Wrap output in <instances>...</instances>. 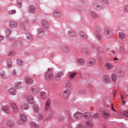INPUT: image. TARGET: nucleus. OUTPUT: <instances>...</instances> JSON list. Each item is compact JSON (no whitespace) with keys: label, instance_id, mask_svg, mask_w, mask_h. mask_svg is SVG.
I'll return each instance as SVG.
<instances>
[{"label":"nucleus","instance_id":"nucleus-1","mask_svg":"<svg viewBox=\"0 0 128 128\" xmlns=\"http://www.w3.org/2000/svg\"><path fill=\"white\" fill-rule=\"evenodd\" d=\"M52 69H48L45 75V78L47 80L52 79L53 76L52 74Z\"/></svg>","mask_w":128,"mask_h":128},{"label":"nucleus","instance_id":"nucleus-2","mask_svg":"<svg viewBox=\"0 0 128 128\" xmlns=\"http://www.w3.org/2000/svg\"><path fill=\"white\" fill-rule=\"evenodd\" d=\"M114 67L113 65L109 62L106 63L104 65V68L107 70H112L113 69Z\"/></svg>","mask_w":128,"mask_h":128},{"label":"nucleus","instance_id":"nucleus-3","mask_svg":"<svg viewBox=\"0 0 128 128\" xmlns=\"http://www.w3.org/2000/svg\"><path fill=\"white\" fill-rule=\"evenodd\" d=\"M46 35L45 31L42 28H40L38 30V35L40 37H43Z\"/></svg>","mask_w":128,"mask_h":128},{"label":"nucleus","instance_id":"nucleus-4","mask_svg":"<svg viewBox=\"0 0 128 128\" xmlns=\"http://www.w3.org/2000/svg\"><path fill=\"white\" fill-rule=\"evenodd\" d=\"M10 106L12 110L16 112H18V109L16 104L14 103H12L10 104Z\"/></svg>","mask_w":128,"mask_h":128},{"label":"nucleus","instance_id":"nucleus-5","mask_svg":"<svg viewBox=\"0 0 128 128\" xmlns=\"http://www.w3.org/2000/svg\"><path fill=\"white\" fill-rule=\"evenodd\" d=\"M96 60L93 58H90L88 59L87 62V64L88 66H92L95 64Z\"/></svg>","mask_w":128,"mask_h":128},{"label":"nucleus","instance_id":"nucleus-6","mask_svg":"<svg viewBox=\"0 0 128 128\" xmlns=\"http://www.w3.org/2000/svg\"><path fill=\"white\" fill-rule=\"evenodd\" d=\"M70 92L69 90H66L63 92V95L64 98H68L70 94Z\"/></svg>","mask_w":128,"mask_h":128},{"label":"nucleus","instance_id":"nucleus-7","mask_svg":"<svg viewBox=\"0 0 128 128\" xmlns=\"http://www.w3.org/2000/svg\"><path fill=\"white\" fill-rule=\"evenodd\" d=\"M103 82L105 83H108L111 82L110 78L108 76H105L103 78Z\"/></svg>","mask_w":128,"mask_h":128},{"label":"nucleus","instance_id":"nucleus-8","mask_svg":"<svg viewBox=\"0 0 128 128\" xmlns=\"http://www.w3.org/2000/svg\"><path fill=\"white\" fill-rule=\"evenodd\" d=\"M73 85L70 82H68L65 84V87L67 89V90H71L72 89Z\"/></svg>","mask_w":128,"mask_h":128},{"label":"nucleus","instance_id":"nucleus-9","mask_svg":"<svg viewBox=\"0 0 128 128\" xmlns=\"http://www.w3.org/2000/svg\"><path fill=\"white\" fill-rule=\"evenodd\" d=\"M110 113L107 110H105L103 112L102 116L105 118H106L109 117Z\"/></svg>","mask_w":128,"mask_h":128},{"label":"nucleus","instance_id":"nucleus-10","mask_svg":"<svg viewBox=\"0 0 128 128\" xmlns=\"http://www.w3.org/2000/svg\"><path fill=\"white\" fill-rule=\"evenodd\" d=\"M50 102V100H48L46 102L44 107L45 110L46 111L48 110L49 109Z\"/></svg>","mask_w":128,"mask_h":128},{"label":"nucleus","instance_id":"nucleus-11","mask_svg":"<svg viewBox=\"0 0 128 128\" xmlns=\"http://www.w3.org/2000/svg\"><path fill=\"white\" fill-rule=\"evenodd\" d=\"M63 74V72H62L57 73L55 77L56 80H60L61 79V76H62Z\"/></svg>","mask_w":128,"mask_h":128},{"label":"nucleus","instance_id":"nucleus-12","mask_svg":"<svg viewBox=\"0 0 128 128\" xmlns=\"http://www.w3.org/2000/svg\"><path fill=\"white\" fill-rule=\"evenodd\" d=\"M7 124L8 126L12 127L14 126V122L12 120H10L7 122Z\"/></svg>","mask_w":128,"mask_h":128},{"label":"nucleus","instance_id":"nucleus-13","mask_svg":"<svg viewBox=\"0 0 128 128\" xmlns=\"http://www.w3.org/2000/svg\"><path fill=\"white\" fill-rule=\"evenodd\" d=\"M86 126L88 128H92L94 127V125L92 122L90 120L87 121L86 122Z\"/></svg>","mask_w":128,"mask_h":128},{"label":"nucleus","instance_id":"nucleus-14","mask_svg":"<svg viewBox=\"0 0 128 128\" xmlns=\"http://www.w3.org/2000/svg\"><path fill=\"white\" fill-rule=\"evenodd\" d=\"M41 24L42 26L45 28H48V24L45 21H42L41 22Z\"/></svg>","mask_w":128,"mask_h":128},{"label":"nucleus","instance_id":"nucleus-15","mask_svg":"<svg viewBox=\"0 0 128 128\" xmlns=\"http://www.w3.org/2000/svg\"><path fill=\"white\" fill-rule=\"evenodd\" d=\"M2 109L4 112L6 113H8L10 111L9 107L7 106H3Z\"/></svg>","mask_w":128,"mask_h":128},{"label":"nucleus","instance_id":"nucleus-16","mask_svg":"<svg viewBox=\"0 0 128 128\" xmlns=\"http://www.w3.org/2000/svg\"><path fill=\"white\" fill-rule=\"evenodd\" d=\"M82 116V114L79 112H76L74 114V117L75 118H80Z\"/></svg>","mask_w":128,"mask_h":128},{"label":"nucleus","instance_id":"nucleus-17","mask_svg":"<svg viewBox=\"0 0 128 128\" xmlns=\"http://www.w3.org/2000/svg\"><path fill=\"white\" fill-rule=\"evenodd\" d=\"M20 119L22 122H24L26 120V116L24 114H22L20 115Z\"/></svg>","mask_w":128,"mask_h":128},{"label":"nucleus","instance_id":"nucleus-18","mask_svg":"<svg viewBox=\"0 0 128 128\" xmlns=\"http://www.w3.org/2000/svg\"><path fill=\"white\" fill-rule=\"evenodd\" d=\"M110 31L111 30L110 29L106 28L104 30V34L105 36H108L110 34Z\"/></svg>","mask_w":128,"mask_h":128},{"label":"nucleus","instance_id":"nucleus-19","mask_svg":"<svg viewBox=\"0 0 128 128\" xmlns=\"http://www.w3.org/2000/svg\"><path fill=\"white\" fill-rule=\"evenodd\" d=\"M25 82L27 84H32L34 82V81L32 79L28 78H26Z\"/></svg>","mask_w":128,"mask_h":128},{"label":"nucleus","instance_id":"nucleus-20","mask_svg":"<svg viewBox=\"0 0 128 128\" xmlns=\"http://www.w3.org/2000/svg\"><path fill=\"white\" fill-rule=\"evenodd\" d=\"M8 92L12 95H14L16 94V91L14 88H12L8 90Z\"/></svg>","mask_w":128,"mask_h":128},{"label":"nucleus","instance_id":"nucleus-21","mask_svg":"<svg viewBox=\"0 0 128 128\" xmlns=\"http://www.w3.org/2000/svg\"><path fill=\"white\" fill-rule=\"evenodd\" d=\"M79 34L80 36L83 38L85 39H87L88 38V36L85 33L80 32H79Z\"/></svg>","mask_w":128,"mask_h":128},{"label":"nucleus","instance_id":"nucleus-22","mask_svg":"<svg viewBox=\"0 0 128 128\" xmlns=\"http://www.w3.org/2000/svg\"><path fill=\"white\" fill-rule=\"evenodd\" d=\"M26 100L30 103L32 104L34 100L32 96H28L26 97Z\"/></svg>","mask_w":128,"mask_h":128},{"label":"nucleus","instance_id":"nucleus-23","mask_svg":"<svg viewBox=\"0 0 128 128\" xmlns=\"http://www.w3.org/2000/svg\"><path fill=\"white\" fill-rule=\"evenodd\" d=\"M77 61L78 64L80 65H82L84 63V60L81 58H78Z\"/></svg>","mask_w":128,"mask_h":128},{"label":"nucleus","instance_id":"nucleus-24","mask_svg":"<svg viewBox=\"0 0 128 128\" xmlns=\"http://www.w3.org/2000/svg\"><path fill=\"white\" fill-rule=\"evenodd\" d=\"M28 10L30 12H34L35 11V8L33 6H30L29 7Z\"/></svg>","mask_w":128,"mask_h":128},{"label":"nucleus","instance_id":"nucleus-25","mask_svg":"<svg viewBox=\"0 0 128 128\" xmlns=\"http://www.w3.org/2000/svg\"><path fill=\"white\" fill-rule=\"evenodd\" d=\"M6 64L7 66L9 68H11L12 67V62L10 59H8L7 60Z\"/></svg>","mask_w":128,"mask_h":128},{"label":"nucleus","instance_id":"nucleus-26","mask_svg":"<svg viewBox=\"0 0 128 128\" xmlns=\"http://www.w3.org/2000/svg\"><path fill=\"white\" fill-rule=\"evenodd\" d=\"M20 108L22 110H24L28 109V106L27 105L23 104L21 105Z\"/></svg>","mask_w":128,"mask_h":128},{"label":"nucleus","instance_id":"nucleus-27","mask_svg":"<svg viewBox=\"0 0 128 128\" xmlns=\"http://www.w3.org/2000/svg\"><path fill=\"white\" fill-rule=\"evenodd\" d=\"M68 35L71 37H73L75 35V33L72 30H70L68 32Z\"/></svg>","mask_w":128,"mask_h":128},{"label":"nucleus","instance_id":"nucleus-28","mask_svg":"<svg viewBox=\"0 0 128 128\" xmlns=\"http://www.w3.org/2000/svg\"><path fill=\"white\" fill-rule=\"evenodd\" d=\"M79 94L80 95H85L86 94V92L84 89L81 90L80 91Z\"/></svg>","mask_w":128,"mask_h":128},{"label":"nucleus","instance_id":"nucleus-29","mask_svg":"<svg viewBox=\"0 0 128 128\" xmlns=\"http://www.w3.org/2000/svg\"><path fill=\"white\" fill-rule=\"evenodd\" d=\"M84 118L86 119H88L91 117V116L89 112H86L84 114Z\"/></svg>","mask_w":128,"mask_h":128},{"label":"nucleus","instance_id":"nucleus-30","mask_svg":"<svg viewBox=\"0 0 128 128\" xmlns=\"http://www.w3.org/2000/svg\"><path fill=\"white\" fill-rule=\"evenodd\" d=\"M119 37L122 40L124 39L125 37V34L122 32H120L119 33Z\"/></svg>","mask_w":128,"mask_h":128},{"label":"nucleus","instance_id":"nucleus-31","mask_svg":"<svg viewBox=\"0 0 128 128\" xmlns=\"http://www.w3.org/2000/svg\"><path fill=\"white\" fill-rule=\"evenodd\" d=\"M112 81L114 82H116L117 79V77L116 75L114 74H113L112 75Z\"/></svg>","mask_w":128,"mask_h":128},{"label":"nucleus","instance_id":"nucleus-32","mask_svg":"<svg viewBox=\"0 0 128 128\" xmlns=\"http://www.w3.org/2000/svg\"><path fill=\"white\" fill-rule=\"evenodd\" d=\"M10 26L12 28H14L17 26V23L14 22H10Z\"/></svg>","mask_w":128,"mask_h":128},{"label":"nucleus","instance_id":"nucleus-33","mask_svg":"<svg viewBox=\"0 0 128 128\" xmlns=\"http://www.w3.org/2000/svg\"><path fill=\"white\" fill-rule=\"evenodd\" d=\"M100 115L99 113H97L94 114L93 117L95 119H98L100 118Z\"/></svg>","mask_w":128,"mask_h":128},{"label":"nucleus","instance_id":"nucleus-34","mask_svg":"<svg viewBox=\"0 0 128 128\" xmlns=\"http://www.w3.org/2000/svg\"><path fill=\"white\" fill-rule=\"evenodd\" d=\"M96 35L97 38L99 40H100L102 38V36L101 34L99 32H96Z\"/></svg>","mask_w":128,"mask_h":128},{"label":"nucleus","instance_id":"nucleus-35","mask_svg":"<svg viewBox=\"0 0 128 128\" xmlns=\"http://www.w3.org/2000/svg\"><path fill=\"white\" fill-rule=\"evenodd\" d=\"M34 111L36 113L38 112L39 111V108L38 105L37 104H35L34 106Z\"/></svg>","mask_w":128,"mask_h":128},{"label":"nucleus","instance_id":"nucleus-36","mask_svg":"<svg viewBox=\"0 0 128 128\" xmlns=\"http://www.w3.org/2000/svg\"><path fill=\"white\" fill-rule=\"evenodd\" d=\"M91 16L94 18H96L98 17V15L94 12H92L90 14Z\"/></svg>","mask_w":128,"mask_h":128},{"label":"nucleus","instance_id":"nucleus-37","mask_svg":"<svg viewBox=\"0 0 128 128\" xmlns=\"http://www.w3.org/2000/svg\"><path fill=\"white\" fill-rule=\"evenodd\" d=\"M41 97L43 99H44L46 98L45 92H41Z\"/></svg>","mask_w":128,"mask_h":128},{"label":"nucleus","instance_id":"nucleus-38","mask_svg":"<svg viewBox=\"0 0 128 128\" xmlns=\"http://www.w3.org/2000/svg\"><path fill=\"white\" fill-rule=\"evenodd\" d=\"M120 52L122 54H124L125 52V50L124 48L122 47H121L120 48Z\"/></svg>","mask_w":128,"mask_h":128},{"label":"nucleus","instance_id":"nucleus-39","mask_svg":"<svg viewBox=\"0 0 128 128\" xmlns=\"http://www.w3.org/2000/svg\"><path fill=\"white\" fill-rule=\"evenodd\" d=\"M124 116L126 117H128V110L124 111Z\"/></svg>","mask_w":128,"mask_h":128},{"label":"nucleus","instance_id":"nucleus-40","mask_svg":"<svg viewBox=\"0 0 128 128\" xmlns=\"http://www.w3.org/2000/svg\"><path fill=\"white\" fill-rule=\"evenodd\" d=\"M77 74L76 73H74L71 74L70 75V78H72L75 77V75Z\"/></svg>","mask_w":128,"mask_h":128},{"label":"nucleus","instance_id":"nucleus-41","mask_svg":"<svg viewBox=\"0 0 128 128\" xmlns=\"http://www.w3.org/2000/svg\"><path fill=\"white\" fill-rule=\"evenodd\" d=\"M64 113L66 115L68 116L70 114V112L68 110H66L64 111Z\"/></svg>","mask_w":128,"mask_h":128},{"label":"nucleus","instance_id":"nucleus-42","mask_svg":"<svg viewBox=\"0 0 128 128\" xmlns=\"http://www.w3.org/2000/svg\"><path fill=\"white\" fill-rule=\"evenodd\" d=\"M124 11L126 12H128V5L125 6L124 8Z\"/></svg>","mask_w":128,"mask_h":128},{"label":"nucleus","instance_id":"nucleus-43","mask_svg":"<svg viewBox=\"0 0 128 128\" xmlns=\"http://www.w3.org/2000/svg\"><path fill=\"white\" fill-rule=\"evenodd\" d=\"M60 12L59 11L57 10H56L54 12V14L55 16H56L57 14H59L60 13Z\"/></svg>","mask_w":128,"mask_h":128},{"label":"nucleus","instance_id":"nucleus-44","mask_svg":"<svg viewBox=\"0 0 128 128\" xmlns=\"http://www.w3.org/2000/svg\"><path fill=\"white\" fill-rule=\"evenodd\" d=\"M32 126L35 128H37L38 127V126L34 123H32Z\"/></svg>","mask_w":128,"mask_h":128},{"label":"nucleus","instance_id":"nucleus-45","mask_svg":"<svg viewBox=\"0 0 128 128\" xmlns=\"http://www.w3.org/2000/svg\"><path fill=\"white\" fill-rule=\"evenodd\" d=\"M10 31L9 29H8L6 32V33L7 35H9L10 34Z\"/></svg>","mask_w":128,"mask_h":128},{"label":"nucleus","instance_id":"nucleus-46","mask_svg":"<svg viewBox=\"0 0 128 128\" xmlns=\"http://www.w3.org/2000/svg\"><path fill=\"white\" fill-rule=\"evenodd\" d=\"M18 63L19 65H21L22 64L23 62L20 60H18Z\"/></svg>","mask_w":128,"mask_h":128},{"label":"nucleus","instance_id":"nucleus-47","mask_svg":"<svg viewBox=\"0 0 128 128\" xmlns=\"http://www.w3.org/2000/svg\"><path fill=\"white\" fill-rule=\"evenodd\" d=\"M111 108L112 110H113L115 112H116V110L114 109V106L113 104H111Z\"/></svg>","mask_w":128,"mask_h":128},{"label":"nucleus","instance_id":"nucleus-48","mask_svg":"<svg viewBox=\"0 0 128 128\" xmlns=\"http://www.w3.org/2000/svg\"><path fill=\"white\" fill-rule=\"evenodd\" d=\"M16 11L15 10H13L9 12V13L10 14H12L16 12Z\"/></svg>","mask_w":128,"mask_h":128},{"label":"nucleus","instance_id":"nucleus-49","mask_svg":"<svg viewBox=\"0 0 128 128\" xmlns=\"http://www.w3.org/2000/svg\"><path fill=\"white\" fill-rule=\"evenodd\" d=\"M80 128H87L86 126L84 125H82L80 126Z\"/></svg>","mask_w":128,"mask_h":128},{"label":"nucleus","instance_id":"nucleus-50","mask_svg":"<svg viewBox=\"0 0 128 128\" xmlns=\"http://www.w3.org/2000/svg\"><path fill=\"white\" fill-rule=\"evenodd\" d=\"M12 74L13 75H15L16 74V73L15 71H13L12 72Z\"/></svg>","mask_w":128,"mask_h":128},{"label":"nucleus","instance_id":"nucleus-51","mask_svg":"<svg viewBox=\"0 0 128 128\" xmlns=\"http://www.w3.org/2000/svg\"><path fill=\"white\" fill-rule=\"evenodd\" d=\"M42 115H40L39 116V120H40L42 119Z\"/></svg>","mask_w":128,"mask_h":128},{"label":"nucleus","instance_id":"nucleus-52","mask_svg":"<svg viewBox=\"0 0 128 128\" xmlns=\"http://www.w3.org/2000/svg\"><path fill=\"white\" fill-rule=\"evenodd\" d=\"M14 54V53L13 52H11L8 55H13Z\"/></svg>","mask_w":128,"mask_h":128},{"label":"nucleus","instance_id":"nucleus-53","mask_svg":"<svg viewBox=\"0 0 128 128\" xmlns=\"http://www.w3.org/2000/svg\"><path fill=\"white\" fill-rule=\"evenodd\" d=\"M3 37L2 36H0V41L2 40L3 39Z\"/></svg>","mask_w":128,"mask_h":128},{"label":"nucleus","instance_id":"nucleus-54","mask_svg":"<svg viewBox=\"0 0 128 128\" xmlns=\"http://www.w3.org/2000/svg\"><path fill=\"white\" fill-rule=\"evenodd\" d=\"M123 102V104H124L126 103V102L124 100V99H123V100H122Z\"/></svg>","mask_w":128,"mask_h":128},{"label":"nucleus","instance_id":"nucleus-55","mask_svg":"<svg viewBox=\"0 0 128 128\" xmlns=\"http://www.w3.org/2000/svg\"><path fill=\"white\" fill-rule=\"evenodd\" d=\"M18 84V85L17 86L16 85V86L17 87H18V88H20V84Z\"/></svg>","mask_w":128,"mask_h":128},{"label":"nucleus","instance_id":"nucleus-56","mask_svg":"<svg viewBox=\"0 0 128 128\" xmlns=\"http://www.w3.org/2000/svg\"><path fill=\"white\" fill-rule=\"evenodd\" d=\"M105 2V3L106 4L108 3L107 0H102Z\"/></svg>","mask_w":128,"mask_h":128},{"label":"nucleus","instance_id":"nucleus-57","mask_svg":"<svg viewBox=\"0 0 128 128\" xmlns=\"http://www.w3.org/2000/svg\"><path fill=\"white\" fill-rule=\"evenodd\" d=\"M116 90H114V97L115 96V92H116Z\"/></svg>","mask_w":128,"mask_h":128},{"label":"nucleus","instance_id":"nucleus-58","mask_svg":"<svg viewBox=\"0 0 128 128\" xmlns=\"http://www.w3.org/2000/svg\"><path fill=\"white\" fill-rule=\"evenodd\" d=\"M52 115V114H50V115H49L48 116V117L49 118H50L51 117V116Z\"/></svg>","mask_w":128,"mask_h":128},{"label":"nucleus","instance_id":"nucleus-59","mask_svg":"<svg viewBox=\"0 0 128 128\" xmlns=\"http://www.w3.org/2000/svg\"><path fill=\"white\" fill-rule=\"evenodd\" d=\"M121 98H122V101L123 100V99H124L123 95L122 94H121Z\"/></svg>","mask_w":128,"mask_h":128},{"label":"nucleus","instance_id":"nucleus-60","mask_svg":"<svg viewBox=\"0 0 128 128\" xmlns=\"http://www.w3.org/2000/svg\"><path fill=\"white\" fill-rule=\"evenodd\" d=\"M109 102L110 103V104L112 103V102L111 101V100L110 99H109Z\"/></svg>","mask_w":128,"mask_h":128},{"label":"nucleus","instance_id":"nucleus-61","mask_svg":"<svg viewBox=\"0 0 128 128\" xmlns=\"http://www.w3.org/2000/svg\"><path fill=\"white\" fill-rule=\"evenodd\" d=\"M118 58H115L114 59V60H118Z\"/></svg>","mask_w":128,"mask_h":128},{"label":"nucleus","instance_id":"nucleus-62","mask_svg":"<svg viewBox=\"0 0 128 128\" xmlns=\"http://www.w3.org/2000/svg\"><path fill=\"white\" fill-rule=\"evenodd\" d=\"M7 39L8 40H12V39H9V38H8Z\"/></svg>","mask_w":128,"mask_h":128},{"label":"nucleus","instance_id":"nucleus-63","mask_svg":"<svg viewBox=\"0 0 128 128\" xmlns=\"http://www.w3.org/2000/svg\"><path fill=\"white\" fill-rule=\"evenodd\" d=\"M1 75L2 76H4V74H2Z\"/></svg>","mask_w":128,"mask_h":128},{"label":"nucleus","instance_id":"nucleus-64","mask_svg":"<svg viewBox=\"0 0 128 128\" xmlns=\"http://www.w3.org/2000/svg\"><path fill=\"white\" fill-rule=\"evenodd\" d=\"M125 74H124H124L123 75L124 76Z\"/></svg>","mask_w":128,"mask_h":128}]
</instances>
